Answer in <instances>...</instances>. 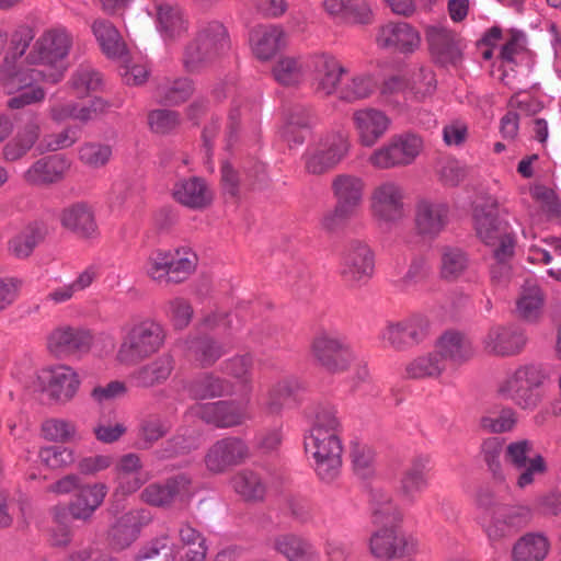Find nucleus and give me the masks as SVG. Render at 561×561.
I'll use <instances>...</instances> for the list:
<instances>
[{"mask_svg":"<svg viewBox=\"0 0 561 561\" xmlns=\"http://www.w3.org/2000/svg\"><path fill=\"white\" fill-rule=\"evenodd\" d=\"M476 502L480 523L492 541H501L513 536L524 528L533 516L528 506L501 504L489 490H480Z\"/></svg>","mask_w":561,"mask_h":561,"instance_id":"nucleus-1","label":"nucleus"},{"mask_svg":"<svg viewBox=\"0 0 561 561\" xmlns=\"http://www.w3.org/2000/svg\"><path fill=\"white\" fill-rule=\"evenodd\" d=\"M122 332L116 360L124 366H137L152 357L164 346L167 339L164 327L151 318L127 323Z\"/></svg>","mask_w":561,"mask_h":561,"instance_id":"nucleus-2","label":"nucleus"},{"mask_svg":"<svg viewBox=\"0 0 561 561\" xmlns=\"http://www.w3.org/2000/svg\"><path fill=\"white\" fill-rule=\"evenodd\" d=\"M373 516L377 525L391 524L400 518L390 496L381 492L373 494ZM371 554L380 560L401 558L410 551L405 536L396 526H385L375 531L369 541Z\"/></svg>","mask_w":561,"mask_h":561,"instance_id":"nucleus-3","label":"nucleus"},{"mask_svg":"<svg viewBox=\"0 0 561 561\" xmlns=\"http://www.w3.org/2000/svg\"><path fill=\"white\" fill-rule=\"evenodd\" d=\"M230 49V38L225 25L211 21L202 26L182 50V66L191 73L201 72L210 67Z\"/></svg>","mask_w":561,"mask_h":561,"instance_id":"nucleus-4","label":"nucleus"},{"mask_svg":"<svg viewBox=\"0 0 561 561\" xmlns=\"http://www.w3.org/2000/svg\"><path fill=\"white\" fill-rule=\"evenodd\" d=\"M46 82V75L42 68L23 67L7 55L0 66V83L8 94H15L8 100L7 106L19 110L24 106L39 103L45 99V91L37 82Z\"/></svg>","mask_w":561,"mask_h":561,"instance_id":"nucleus-5","label":"nucleus"},{"mask_svg":"<svg viewBox=\"0 0 561 561\" xmlns=\"http://www.w3.org/2000/svg\"><path fill=\"white\" fill-rule=\"evenodd\" d=\"M545 380L546 375L540 366L520 365L499 382L496 393L520 410L533 411L541 402Z\"/></svg>","mask_w":561,"mask_h":561,"instance_id":"nucleus-6","label":"nucleus"},{"mask_svg":"<svg viewBox=\"0 0 561 561\" xmlns=\"http://www.w3.org/2000/svg\"><path fill=\"white\" fill-rule=\"evenodd\" d=\"M72 45V37L65 28H51L44 32L35 42L27 56L30 64L42 68L46 82L56 84L65 76V59Z\"/></svg>","mask_w":561,"mask_h":561,"instance_id":"nucleus-7","label":"nucleus"},{"mask_svg":"<svg viewBox=\"0 0 561 561\" xmlns=\"http://www.w3.org/2000/svg\"><path fill=\"white\" fill-rule=\"evenodd\" d=\"M425 141L414 131L392 135L382 146L371 152L368 162L378 170H390L412 165L422 154Z\"/></svg>","mask_w":561,"mask_h":561,"instance_id":"nucleus-8","label":"nucleus"},{"mask_svg":"<svg viewBox=\"0 0 561 561\" xmlns=\"http://www.w3.org/2000/svg\"><path fill=\"white\" fill-rule=\"evenodd\" d=\"M405 190L396 180L376 184L369 196L373 219L382 229H391L407 217Z\"/></svg>","mask_w":561,"mask_h":561,"instance_id":"nucleus-9","label":"nucleus"},{"mask_svg":"<svg viewBox=\"0 0 561 561\" xmlns=\"http://www.w3.org/2000/svg\"><path fill=\"white\" fill-rule=\"evenodd\" d=\"M365 183L362 178L352 174H339L332 181V191L336 199L335 207L325 213L322 226L329 231L336 230L353 217L363 203Z\"/></svg>","mask_w":561,"mask_h":561,"instance_id":"nucleus-10","label":"nucleus"},{"mask_svg":"<svg viewBox=\"0 0 561 561\" xmlns=\"http://www.w3.org/2000/svg\"><path fill=\"white\" fill-rule=\"evenodd\" d=\"M350 140L344 130H331L317 144L307 148L302 156L305 171L322 175L334 169L348 153Z\"/></svg>","mask_w":561,"mask_h":561,"instance_id":"nucleus-11","label":"nucleus"},{"mask_svg":"<svg viewBox=\"0 0 561 561\" xmlns=\"http://www.w3.org/2000/svg\"><path fill=\"white\" fill-rule=\"evenodd\" d=\"M313 359L329 373L345 371L355 356L345 336L333 330L319 331L311 342Z\"/></svg>","mask_w":561,"mask_h":561,"instance_id":"nucleus-12","label":"nucleus"},{"mask_svg":"<svg viewBox=\"0 0 561 561\" xmlns=\"http://www.w3.org/2000/svg\"><path fill=\"white\" fill-rule=\"evenodd\" d=\"M305 449L312 457L314 471L322 482L332 483L340 477L343 454L341 436L308 435Z\"/></svg>","mask_w":561,"mask_h":561,"instance_id":"nucleus-13","label":"nucleus"},{"mask_svg":"<svg viewBox=\"0 0 561 561\" xmlns=\"http://www.w3.org/2000/svg\"><path fill=\"white\" fill-rule=\"evenodd\" d=\"M37 385L50 402L64 405L75 399L81 380L71 366L54 364L38 371Z\"/></svg>","mask_w":561,"mask_h":561,"instance_id":"nucleus-14","label":"nucleus"},{"mask_svg":"<svg viewBox=\"0 0 561 561\" xmlns=\"http://www.w3.org/2000/svg\"><path fill=\"white\" fill-rule=\"evenodd\" d=\"M427 317L415 313L407 318L388 321L380 332L385 346L394 351H407L421 344L430 334Z\"/></svg>","mask_w":561,"mask_h":561,"instance_id":"nucleus-15","label":"nucleus"},{"mask_svg":"<svg viewBox=\"0 0 561 561\" xmlns=\"http://www.w3.org/2000/svg\"><path fill=\"white\" fill-rule=\"evenodd\" d=\"M505 461L518 472L516 485L525 489L535 482L536 476L547 472L545 458L534 450L529 439H518L510 443L505 448Z\"/></svg>","mask_w":561,"mask_h":561,"instance_id":"nucleus-16","label":"nucleus"},{"mask_svg":"<svg viewBox=\"0 0 561 561\" xmlns=\"http://www.w3.org/2000/svg\"><path fill=\"white\" fill-rule=\"evenodd\" d=\"M93 334L82 327L58 325L46 336V348L56 358L82 356L91 350Z\"/></svg>","mask_w":561,"mask_h":561,"instance_id":"nucleus-17","label":"nucleus"},{"mask_svg":"<svg viewBox=\"0 0 561 561\" xmlns=\"http://www.w3.org/2000/svg\"><path fill=\"white\" fill-rule=\"evenodd\" d=\"M449 221L450 208L447 203L431 197H421L415 202L413 225L415 233L422 239H436Z\"/></svg>","mask_w":561,"mask_h":561,"instance_id":"nucleus-18","label":"nucleus"},{"mask_svg":"<svg viewBox=\"0 0 561 561\" xmlns=\"http://www.w3.org/2000/svg\"><path fill=\"white\" fill-rule=\"evenodd\" d=\"M374 254L369 247L359 240H352L342 255L341 275L352 285H359L374 273Z\"/></svg>","mask_w":561,"mask_h":561,"instance_id":"nucleus-19","label":"nucleus"},{"mask_svg":"<svg viewBox=\"0 0 561 561\" xmlns=\"http://www.w3.org/2000/svg\"><path fill=\"white\" fill-rule=\"evenodd\" d=\"M249 456L250 449L243 439L226 437L209 447L204 461L209 471L222 473L229 468L244 462Z\"/></svg>","mask_w":561,"mask_h":561,"instance_id":"nucleus-20","label":"nucleus"},{"mask_svg":"<svg viewBox=\"0 0 561 561\" xmlns=\"http://www.w3.org/2000/svg\"><path fill=\"white\" fill-rule=\"evenodd\" d=\"M526 344V337L515 327L494 325L481 337V346L486 355L495 357L514 356Z\"/></svg>","mask_w":561,"mask_h":561,"instance_id":"nucleus-21","label":"nucleus"},{"mask_svg":"<svg viewBox=\"0 0 561 561\" xmlns=\"http://www.w3.org/2000/svg\"><path fill=\"white\" fill-rule=\"evenodd\" d=\"M376 43L385 49L410 54L419 48L421 36L407 22H388L379 27Z\"/></svg>","mask_w":561,"mask_h":561,"instance_id":"nucleus-22","label":"nucleus"},{"mask_svg":"<svg viewBox=\"0 0 561 561\" xmlns=\"http://www.w3.org/2000/svg\"><path fill=\"white\" fill-rule=\"evenodd\" d=\"M195 414L208 424L217 427H231L249 419L245 403L218 401L195 407Z\"/></svg>","mask_w":561,"mask_h":561,"instance_id":"nucleus-23","label":"nucleus"},{"mask_svg":"<svg viewBox=\"0 0 561 561\" xmlns=\"http://www.w3.org/2000/svg\"><path fill=\"white\" fill-rule=\"evenodd\" d=\"M352 122L360 145L373 147L389 129L391 121L388 115L375 107L354 111Z\"/></svg>","mask_w":561,"mask_h":561,"instance_id":"nucleus-24","label":"nucleus"},{"mask_svg":"<svg viewBox=\"0 0 561 561\" xmlns=\"http://www.w3.org/2000/svg\"><path fill=\"white\" fill-rule=\"evenodd\" d=\"M307 68L313 75L316 90L323 95H331L336 91L345 68L332 55L320 53L310 56Z\"/></svg>","mask_w":561,"mask_h":561,"instance_id":"nucleus-25","label":"nucleus"},{"mask_svg":"<svg viewBox=\"0 0 561 561\" xmlns=\"http://www.w3.org/2000/svg\"><path fill=\"white\" fill-rule=\"evenodd\" d=\"M113 465L116 490L122 494L135 493L149 480L140 456L135 453L122 455Z\"/></svg>","mask_w":561,"mask_h":561,"instance_id":"nucleus-26","label":"nucleus"},{"mask_svg":"<svg viewBox=\"0 0 561 561\" xmlns=\"http://www.w3.org/2000/svg\"><path fill=\"white\" fill-rule=\"evenodd\" d=\"M192 479L184 473L174 476L163 483H150L140 493L142 502L157 507L170 506L176 497L191 494Z\"/></svg>","mask_w":561,"mask_h":561,"instance_id":"nucleus-27","label":"nucleus"},{"mask_svg":"<svg viewBox=\"0 0 561 561\" xmlns=\"http://www.w3.org/2000/svg\"><path fill=\"white\" fill-rule=\"evenodd\" d=\"M427 466L428 458L420 456L402 471L397 493L403 503L415 504L419 496L428 488Z\"/></svg>","mask_w":561,"mask_h":561,"instance_id":"nucleus-28","label":"nucleus"},{"mask_svg":"<svg viewBox=\"0 0 561 561\" xmlns=\"http://www.w3.org/2000/svg\"><path fill=\"white\" fill-rule=\"evenodd\" d=\"M426 41L433 58L440 65H456L461 59L460 42L444 26H428Z\"/></svg>","mask_w":561,"mask_h":561,"instance_id":"nucleus-29","label":"nucleus"},{"mask_svg":"<svg viewBox=\"0 0 561 561\" xmlns=\"http://www.w3.org/2000/svg\"><path fill=\"white\" fill-rule=\"evenodd\" d=\"M172 197L184 207L201 210L211 204L213 192L205 180L198 176H191L180 179L174 183Z\"/></svg>","mask_w":561,"mask_h":561,"instance_id":"nucleus-30","label":"nucleus"},{"mask_svg":"<svg viewBox=\"0 0 561 561\" xmlns=\"http://www.w3.org/2000/svg\"><path fill=\"white\" fill-rule=\"evenodd\" d=\"M70 162L62 156H48L35 161L24 173L23 180L31 185L58 183L68 173Z\"/></svg>","mask_w":561,"mask_h":561,"instance_id":"nucleus-31","label":"nucleus"},{"mask_svg":"<svg viewBox=\"0 0 561 561\" xmlns=\"http://www.w3.org/2000/svg\"><path fill=\"white\" fill-rule=\"evenodd\" d=\"M174 366L173 356L164 353L134 370L130 380L138 388H153L163 385L171 377Z\"/></svg>","mask_w":561,"mask_h":561,"instance_id":"nucleus-32","label":"nucleus"},{"mask_svg":"<svg viewBox=\"0 0 561 561\" xmlns=\"http://www.w3.org/2000/svg\"><path fill=\"white\" fill-rule=\"evenodd\" d=\"M435 348L444 363L450 362L456 366L463 365L474 355L471 340L458 331L443 333L437 340Z\"/></svg>","mask_w":561,"mask_h":561,"instance_id":"nucleus-33","label":"nucleus"},{"mask_svg":"<svg viewBox=\"0 0 561 561\" xmlns=\"http://www.w3.org/2000/svg\"><path fill=\"white\" fill-rule=\"evenodd\" d=\"M60 224L80 238H92L98 232L94 211L83 202L64 208L60 213Z\"/></svg>","mask_w":561,"mask_h":561,"instance_id":"nucleus-34","label":"nucleus"},{"mask_svg":"<svg viewBox=\"0 0 561 561\" xmlns=\"http://www.w3.org/2000/svg\"><path fill=\"white\" fill-rule=\"evenodd\" d=\"M474 225L478 237L493 250L502 247L504 241L508 239L514 245L515 240L511 232L507 231V224L502 222L492 213L484 209H476Z\"/></svg>","mask_w":561,"mask_h":561,"instance_id":"nucleus-35","label":"nucleus"},{"mask_svg":"<svg viewBox=\"0 0 561 561\" xmlns=\"http://www.w3.org/2000/svg\"><path fill=\"white\" fill-rule=\"evenodd\" d=\"M253 54L261 60H268L286 45V33L278 25H261L250 35Z\"/></svg>","mask_w":561,"mask_h":561,"instance_id":"nucleus-36","label":"nucleus"},{"mask_svg":"<svg viewBox=\"0 0 561 561\" xmlns=\"http://www.w3.org/2000/svg\"><path fill=\"white\" fill-rule=\"evenodd\" d=\"M150 15H156L159 31L169 39L181 37L187 32L188 23L180 8L167 2H153L148 9Z\"/></svg>","mask_w":561,"mask_h":561,"instance_id":"nucleus-37","label":"nucleus"},{"mask_svg":"<svg viewBox=\"0 0 561 561\" xmlns=\"http://www.w3.org/2000/svg\"><path fill=\"white\" fill-rule=\"evenodd\" d=\"M91 27L102 51L108 58L127 61L126 44L113 23L99 19L93 22Z\"/></svg>","mask_w":561,"mask_h":561,"instance_id":"nucleus-38","label":"nucleus"},{"mask_svg":"<svg viewBox=\"0 0 561 561\" xmlns=\"http://www.w3.org/2000/svg\"><path fill=\"white\" fill-rule=\"evenodd\" d=\"M550 551V542L541 533H527L513 545L514 561H543Z\"/></svg>","mask_w":561,"mask_h":561,"instance_id":"nucleus-39","label":"nucleus"},{"mask_svg":"<svg viewBox=\"0 0 561 561\" xmlns=\"http://www.w3.org/2000/svg\"><path fill=\"white\" fill-rule=\"evenodd\" d=\"M316 123L317 117L309 108L300 105L294 106L286 118L283 137L289 144L301 145L307 133Z\"/></svg>","mask_w":561,"mask_h":561,"instance_id":"nucleus-40","label":"nucleus"},{"mask_svg":"<svg viewBox=\"0 0 561 561\" xmlns=\"http://www.w3.org/2000/svg\"><path fill=\"white\" fill-rule=\"evenodd\" d=\"M106 492L107 488L102 483L81 488L69 506L71 516L76 519L90 518L104 501Z\"/></svg>","mask_w":561,"mask_h":561,"instance_id":"nucleus-41","label":"nucleus"},{"mask_svg":"<svg viewBox=\"0 0 561 561\" xmlns=\"http://www.w3.org/2000/svg\"><path fill=\"white\" fill-rule=\"evenodd\" d=\"M543 294L535 280H526L522 287L519 298L516 302L518 317L528 321H536L543 308Z\"/></svg>","mask_w":561,"mask_h":561,"instance_id":"nucleus-42","label":"nucleus"},{"mask_svg":"<svg viewBox=\"0 0 561 561\" xmlns=\"http://www.w3.org/2000/svg\"><path fill=\"white\" fill-rule=\"evenodd\" d=\"M274 548L288 561H320L319 554L305 539L291 535H279L274 539Z\"/></svg>","mask_w":561,"mask_h":561,"instance_id":"nucleus-43","label":"nucleus"},{"mask_svg":"<svg viewBox=\"0 0 561 561\" xmlns=\"http://www.w3.org/2000/svg\"><path fill=\"white\" fill-rule=\"evenodd\" d=\"M44 238L45 231L43 226L32 222L9 240L8 250L16 259H26Z\"/></svg>","mask_w":561,"mask_h":561,"instance_id":"nucleus-44","label":"nucleus"},{"mask_svg":"<svg viewBox=\"0 0 561 561\" xmlns=\"http://www.w3.org/2000/svg\"><path fill=\"white\" fill-rule=\"evenodd\" d=\"M445 369L446 365L435 350L412 359L405 366V375L411 379H437Z\"/></svg>","mask_w":561,"mask_h":561,"instance_id":"nucleus-45","label":"nucleus"},{"mask_svg":"<svg viewBox=\"0 0 561 561\" xmlns=\"http://www.w3.org/2000/svg\"><path fill=\"white\" fill-rule=\"evenodd\" d=\"M234 491L245 501H262L266 494V482L259 472L244 469L231 480Z\"/></svg>","mask_w":561,"mask_h":561,"instance_id":"nucleus-46","label":"nucleus"},{"mask_svg":"<svg viewBox=\"0 0 561 561\" xmlns=\"http://www.w3.org/2000/svg\"><path fill=\"white\" fill-rule=\"evenodd\" d=\"M469 266V257L460 248L445 245L440 250L439 273L445 280H456Z\"/></svg>","mask_w":561,"mask_h":561,"instance_id":"nucleus-47","label":"nucleus"},{"mask_svg":"<svg viewBox=\"0 0 561 561\" xmlns=\"http://www.w3.org/2000/svg\"><path fill=\"white\" fill-rule=\"evenodd\" d=\"M515 247L506 239L501 248L493 250V263L490 267L491 280L497 286H506L512 277L511 262L514 257Z\"/></svg>","mask_w":561,"mask_h":561,"instance_id":"nucleus-48","label":"nucleus"},{"mask_svg":"<svg viewBox=\"0 0 561 561\" xmlns=\"http://www.w3.org/2000/svg\"><path fill=\"white\" fill-rule=\"evenodd\" d=\"M178 552V545L168 534H163L142 547L134 561H174Z\"/></svg>","mask_w":561,"mask_h":561,"instance_id":"nucleus-49","label":"nucleus"},{"mask_svg":"<svg viewBox=\"0 0 561 561\" xmlns=\"http://www.w3.org/2000/svg\"><path fill=\"white\" fill-rule=\"evenodd\" d=\"M342 423L333 405L319 404L313 412V422L309 435L341 436Z\"/></svg>","mask_w":561,"mask_h":561,"instance_id":"nucleus-50","label":"nucleus"},{"mask_svg":"<svg viewBox=\"0 0 561 561\" xmlns=\"http://www.w3.org/2000/svg\"><path fill=\"white\" fill-rule=\"evenodd\" d=\"M188 350L202 366L208 367L228 352V346L210 336H201L190 341Z\"/></svg>","mask_w":561,"mask_h":561,"instance_id":"nucleus-51","label":"nucleus"},{"mask_svg":"<svg viewBox=\"0 0 561 561\" xmlns=\"http://www.w3.org/2000/svg\"><path fill=\"white\" fill-rule=\"evenodd\" d=\"M139 528L135 523L131 513L124 514L111 527L108 531V542L111 547L121 551L128 548L138 537Z\"/></svg>","mask_w":561,"mask_h":561,"instance_id":"nucleus-52","label":"nucleus"},{"mask_svg":"<svg viewBox=\"0 0 561 561\" xmlns=\"http://www.w3.org/2000/svg\"><path fill=\"white\" fill-rule=\"evenodd\" d=\"M306 68L301 57L284 56L274 65L273 76L279 84L295 85L302 80Z\"/></svg>","mask_w":561,"mask_h":561,"instance_id":"nucleus-53","label":"nucleus"},{"mask_svg":"<svg viewBox=\"0 0 561 561\" xmlns=\"http://www.w3.org/2000/svg\"><path fill=\"white\" fill-rule=\"evenodd\" d=\"M113 149L100 141L83 142L78 149V159L89 170L104 168L112 159Z\"/></svg>","mask_w":561,"mask_h":561,"instance_id":"nucleus-54","label":"nucleus"},{"mask_svg":"<svg viewBox=\"0 0 561 561\" xmlns=\"http://www.w3.org/2000/svg\"><path fill=\"white\" fill-rule=\"evenodd\" d=\"M171 253V282L179 284L188 278L194 273L197 266V255L188 247H180L174 250H169Z\"/></svg>","mask_w":561,"mask_h":561,"instance_id":"nucleus-55","label":"nucleus"},{"mask_svg":"<svg viewBox=\"0 0 561 561\" xmlns=\"http://www.w3.org/2000/svg\"><path fill=\"white\" fill-rule=\"evenodd\" d=\"M103 83L101 73L90 65H81L72 73L69 85L78 98L98 91Z\"/></svg>","mask_w":561,"mask_h":561,"instance_id":"nucleus-56","label":"nucleus"},{"mask_svg":"<svg viewBox=\"0 0 561 561\" xmlns=\"http://www.w3.org/2000/svg\"><path fill=\"white\" fill-rule=\"evenodd\" d=\"M190 392L196 399L221 397L231 393V385L218 376L206 374L191 382Z\"/></svg>","mask_w":561,"mask_h":561,"instance_id":"nucleus-57","label":"nucleus"},{"mask_svg":"<svg viewBox=\"0 0 561 561\" xmlns=\"http://www.w3.org/2000/svg\"><path fill=\"white\" fill-rule=\"evenodd\" d=\"M171 430L170 422L159 415H148L141 420L138 427V438L142 448L151 447L156 442L164 437Z\"/></svg>","mask_w":561,"mask_h":561,"instance_id":"nucleus-58","label":"nucleus"},{"mask_svg":"<svg viewBox=\"0 0 561 561\" xmlns=\"http://www.w3.org/2000/svg\"><path fill=\"white\" fill-rule=\"evenodd\" d=\"M193 92V81L187 78H180L173 81L165 80L157 88L158 98L167 104H179L185 102Z\"/></svg>","mask_w":561,"mask_h":561,"instance_id":"nucleus-59","label":"nucleus"},{"mask_svg":"<svg viewBox=\"0 0 561 561\" xmlns=\"http://www.w3.org/2000/svg\"><path fill=\"white\" fill-rule=\"evenodd\" d=\"M171 253L169 250H154L146 260L145 273L146 275L159 283L170 284L171 282Z\"/></svg>","mask_w":561,"mask_h":561,"instance_id":"nucleus-60","label":"nucleus"},{"mask_svg":"<svg viewBox=\"0 0 561 561\" xmlns=\"http://www.w3.org/2000/svg\"><path fill=\"white\" fill-rule=\"evenodd\" d=\"M43 437L49 442L69 443L80 440L75 423L64 419H48L42 423Z\"/></svg>","mask_w":561,"mask_h":561,"instance_id":"nucleus-61","label":"nucleus"},{"mask_svg":"<svg viewBox=\"0 0 561 561\" xmlns=\"http://www.w3.org/2000/svg\"><path fill=\"white\" fill-rule=\"evenodd\" d=\"M299 386L294 379L277 381L268 391L265 408L270 414H279L289 403Z\"/></svg>","mask_w":561,"mask_h":561,"instance_id":"nucleus-62","label":"nucleus"},{"mask_svg":"<svg viewBox=\"0 0 561 561\" xmlns=\"http://www.w3.org/2000/svg\"><path fill=\"white\" fill-rule=\"evenodd\" d=\"M516 424L517 413L512 408H503L497 414L488 413L480 419V427L491 434L511 432Z\"/></svg>","mask_w":561,"mask_h":561,"instance_id":"nucleus-63","label":"nucleus"},{"mask_svg":"<svg viewBox=\"0 0 561 561\" xmlns=\"http://www.w3.org/2000/svg\"><path fill=\"white\" fill-rule=\"evenodd\" d=\"M377 83L370 75H356L342 87L340 98L347 102L363 100L371 95Z\"/></svg>","mask_w":561,"mask_h":561,"instance_id":"nucleus-64","label":"nucleus"}]
</instances>
